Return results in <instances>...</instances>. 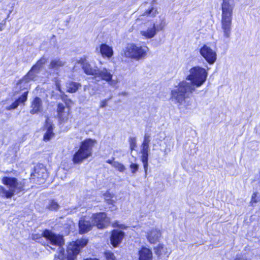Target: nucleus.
I'll return each instance as SVG.
<instances>
[{"label": "nucleus", "mask_w": 260, "mask_h": 260, "mask_svg": "<svg viewBox=\"0 0 260 260\" xmlns=\"http://www.w3.org/2000/svg\"><path fill=\"white\" fill-rule=\"evenodd\" d=\"M104 197L105 202L107 204L109 205H112L114 206V204L115 203V201L113 199L114 197V194L111 193L110 191V190H107L103 194Z\"/></svg>", "instance_id": "nucleus-26"}, {"label": "nucleus", "mask_w": 260, "mask_h": 260, "mask_svg": "<svg viewBox=\"0 0 260 260\" xmlns=\"http://www.w3.org/2000/svg\"><path fill=\"white\" fill-rule=\"evenodd\" d=\"M59 205L57 202L54 200H51L47 205L46 208L50 211H56L59 208Z\"/></svg>", "instance_id": "nucleus-33"}, {"label": "nucleus", "mask_w": 260, "mask_h": 260, "mask_svg": "<svg viewBox=\"0 0 260 260\" xmlns=\"http://www.w3.org/2000/svg\"><path fill=\"white\" fill-rule=\"evenodd\" d=\"M107 101L108 100L106 99L102 101L100 105V108H102L106 107L107 105Z\"/></svg>", "instance_id": "nucleus-41"}, {"label": "nucleus", "mask_w": 260, "mask_h": 260, "mask_svg": "<svg viewBox=\"0 0 260 260\" xmlns=\"http://www.w3.org/2000/svg\"><path fill=\"white\" fill-rule=\"evenodd\" d=\"M83 260H100V259L97 258L88 257V258H84Z\"/></svg>", "instance_id": "nucleus-44"}, {"label": "nucleus", "mask_w": 260, "mask_h": 260, "mask_svg": "<svg viewBox=\"0 0 260 260\" xmlns=\"http://www.w3.org/2000/svg\"><path fill=\"white\" fill-rule=\"evenodd\" d=\"M148 50L147 46H138L136 44L130 43L127 44L123 54L126 58L139 60L146 56Z\"/></svg>", "instance_id": "nucleus-4"}, {"label": "nucleus", "mask_w": 260, "mask_h": 260, "mask_svg": "<svg viewBox=\"0 0 260 260\" xmlns=\"http://www.w3.org/2000/svg\"><path fill=\"white\" fill-rule=\"evenodd\" d=\"M48 177L46 167L42 164L35 166L30 173L29 179L34 183L41 185L44 183Z\"/></svg>", "instance_id": "nucleus-5"}, {"label": "nucleus", "mask_w": 260, "mask_h": 260, "mask_svg": "<svg viewBox=\"0 0 260 260\" xmlns=\"http://www.w3.org/2000/svg\"><path fill=\"white\" fill-rule=\"evenodd\" d=\"M26 180L23 179L18 182V179L14 177L4 176L2 178V183L7 186V190L3 186L0 185V197L3 199L11 198L15 194L21 192H25Z\"/></svg>", "instance_id": "nucleus-2"}, {"label": "nucleus", "mask_w": 260, "mask_h": 260, "mask_svg": "<svg viewBox=\"0 0 260 260\" xmlns=\"http://www.w3.org/2000/svg\"><path fill=\"white\" fill-rule=\"evenodd\" d=\"M64 66V62L59 59H54L51 61L49 68L51 69H57Z\"/></svg>", "instance_id": "nucleus-30"}, {"label": "nucleus", "mask_w": 260, "mask_h": 260, "mask_svg": "<svg viewBox=\"0 0 260 260\" xmlns=\"http://www.w3.org/2000/svg\"><path fill=\"white\" fill-rule=\"evenodd\" d=\"M129 167L131 169V173L133 174H135L139 169V165L135 163L131 164Z\"/></svg>", "instance_id": "nucleus-39"}, {"label": "nucleus", "mask_w": 260, "mask_h": 260, "mask_svg": "<svg viewBox=\"0 0 260 260\" xmlns=\"http://www.w3.org/2000/svg\"><path fill=\"white\" fill-rule=\"evenodd\" d=\"M161 236L162 232L160 230L152 228L147 232L146 237L150 244H154L159 242Z\"/></svg>", "instance_id": "nucleus-13"}, {"label": "nucleus", "mask_w": 260, "mask_h": 260, "mask_svg": "<svg viewBox=\"0 0 260 260\" xmlns=\"http://www.w3.org/2000/svg\"><path fill=\"white\" fill-rule=\"evenodd\" d=\"M95 73V78H99L101 80L108 82L112 80L113 74L106 68H103L102 70L97 69Z\"/></svg>", "instance_id": "nucleus-17"}, {"label": "nucleus", "mask_w": 260, "mask_h": 260, "mask_svg": "<svg viewBox=\"0 0 260 260\" xmlns=\"http://www.w3.org/2000/svg\"><path fill=\"white\" fill-rule=\"evenodd\" d=\"M82 68L85 74L87 75H92L94 77L97 69H93L88 62H85L82 64Z\"/></svg>", "instance_id": "nucleus-25"}, {"label": "nucleus", "mask_w": 260, "mask_h": 260, "mask_svg": "<svg viewBox=\"0 0 260 260\" xmlns=\"http://www.w3.org/2000/svg\"><path fill=\"white\" fill-rule=\"evenodd\" d=\"M36 71V70H31V68L28 71V72L24 75L22 78L19 80V82L20 83L23 80H25V82L28 83L30 81L34 80L36 75L34 73V71Z\"/></svg>", "instance_id": "nucleus-27"}, {"label": "nucleus", "mask_w": 260, "mask_h": 260, "mask_svg": "<svg viewBox=\"0 0 260 260\" xmlns=\"http://www.w3.org/2000/svg\"><path fill=\"white\" fill-rule=\"evenodd\" d=\"M129 145H130V149L131 151H133L135 149L136 147V142L135 138H129Z\"/></svg>", "instance_id": "nucleus-40"}, {"label": "nucleus", "mask_w": 260, "mask_h": 260, "mask_svg": "<svg viewBox=\"0 0 260 260\" xmlns=\"http://www.w3.org/2000/svg\"><path fill=\"white\" fill-rule=\"evenodd\" d=\"M149 136L145 135L144 140L142 144V149L141 152L142 155L141 157V160L143 163L144 170L145 175H147L148 168V149L149 145Z\"/></svg>", "instance_id": "nucleus-8"}, {"label": "nucleus", "mask_w": 260, "mask_h": 260, "mask_svg": "<svg viewBox=\"0 0 260 260\" xmlns=\"http://www.w3.org/2000/svg\"><path fill=\"white\" fill-rule=\"evenodd\" d=\"M139 260H152V252L150 249L142 246L139 251Z\"/></svg>", "instance_id": "nucleus-20"}, {"label": "nucleus", "mask_w": 260, "mask_h": 260, "mask_svg": "<svg viewBox=\"0 0 260 260\" xmlns=\"http://www.w3.org/2000/svg\"><path fill=\"white\" fill-rule=\"evenodd\" d=\"M44 127L46 131L43 135V140L45 142L49 141L55 136V133L53 132L54 125L52 122L47 119L45 121Z\"/></svg>", "instance_id": "nucleus-15"}, {"label": "nucleus", "mask_w": 260, "mask_h": 260, "mask_svg": "<svg viewBox=\"0 0 260 260\" xmlns=\"http://www.w3.org/2000/svg\"><path fill=\"white\" fill-rule=\"evenodd\" d=\"M111 225L113 228H117L118 229V230L122 231L123 230H126L127 228V226L125 224L119 223V222L117 220L113 221Z\"/></svg>", "instance_id": "nucleus-35"}, {"label": "nucleus", "mask_w": 260, "mask_h": 260, "mask_svg": "<svg viewBox=\"0 0 260 260\" xmlns=\"http://www.w3.org/2000/svg\"><path fill=\"white\" fill-rule=\"evenodd\" d=\"M113 167H114L116 169H117L120 172H123L125 170V166L123 164H122L118 161H116V162H114Z\"/></svg>", "instance_id": "nucleus-37"}, {"label": "nucleus", "mask_w": 260, "mask_h": 260, "mask_svg": "<svg viewBox=\"0 0 260 260\" xmlns=\"http://www.w3.org/2000/svg\"><path fill=\"white\" fill-rule=\"evenodd\" d=\"M207 76L208 72L204 68L199 66L191 68L186 78L190 81L191 85L185 81H180L171 90V99L174 100L178 106L184 105L187 108L191 105L190 94L195 90L191 85L197 87L201 86L205 82Z\"/></svg>", "instance_id": "nucleus-1"}, {"label": "nucleus", "mask_w": 260, "mask_h": 260, "mask_svg": "<svg viewBox=\"0 0 260 260\" xmlns=\"http://www.w3.org/2000/svg\"><path fill=\"white\" fill-rule=\"evenodd\" d=\"M91 220L94 226L98 229L103 230L109 226L110 224V218L105 212H98L92 213Z\"/></svg>", "instance_id": "nucleus-6"}, {"label": "nucleus", "mask_w": 260, "mask_h": 260, "mask_svg": "<svg viewBox=\"0 0 260 260\" xmlns=\"http://www.w3.org/2000/svg\"><path fill=\"white\" fill-rule=\"evenodd\" d=\"M154 251L155 253L157 256H160L162 255L168 256L169 252L168 249L162 244H158L156 247L154 248Z\"/></svg>", "instance_id": "nucleus-23"}, {"label": "nucleus", "mask_w": 260, "mask_h": 260, "mask_svg": "<svg viewBox=\"0 0 260 260\" xmlns=\"http://www.w3.org/2000/svg\"><path fill=\"white\" fill-rule=\"evenodd\" d=\"M71 108H67L66 105L61 103L57 104L56 117L60 123L67 122L71 117Z\"/></svg>", "instance_id": "nucleus-9"}, {"label": "nucleus", "mask_w": 260, "mask_h": 260, "mask_svg": "<svg viewBox=\"0 0 260 260\" xmlns=\"http://www.w3.org/2000/svg\"><path fill=\"white\" fill-rule=\"evenodd\" d=\"M67 255L73 256L74 257H77V255L79 253L80 249L78 247V245L74 241L71 242L68 245L67 249Z\"/></svg>", "instance_id": "nucleus-22"}, {"label": "nucleus", "mask_w": 260, "mask_h": 260, "mask_svg": "<svg viewBox=\"0 0 260 260\" xmlns=\"http://www.w3.org/2000/svg\"><path fill=\"white\" fill-rule=\"evenodd\" d=\"M100 53L103 58H111L114 54L112 47L105 43L101 44L99 46Z\"/></svg>", "instance_id": "nucleus-19"}, {"label": "nucleus", "mask_w": 260, "mask_h": 260, "mask_svg": "<svg viewBox=\"0 0 260 260\" xmlns=\"http://www.w3.org/2000/svg\"><path fill=\"white\" fill-rule=\"evenodd\" d=\"M97 141L91 138H86L82 141L78 149L72 156V160L74 164H80L92 155L93 149Z\"/></svg>", "instance_id": "nucleus-3"}, {"label": "nucleus", "mask_w": 260, "mask_h": 260, "mask_svg": "<svg viewBox=\"0 0 260 260\" xmlns=\"http://www.w3.org/2000/svg\"><path fill=\"white\" fill-rule=\"evenodd\" d=\"M19 82V80L17 82L16 85L18 88L19 91H28L30 89V85L28 84L27 82H25V80H23L20 83Z\"/></svg>", "instance_id": "nucleus-29"}, {"label": "nucleus", "mask_w": 260, "mask_h": 260, "mask_svg": "<svg viewBox=\"0 0 260 260\" xmlns=\"http://www.w3.org/2000/svg\"><path fill=\"white\" fill-rule=\"evenodd\" d=\"M57 90H58L59 92H61V89L59 84L57 85Z\"/></svg>", "instance_id": "nucleus-45"}, {"label": "nucleus", "mask_w": 260, "mask_h": 260, "mask_svg": "<svg viewBox=\"0 0 260 260\" xmlns=\"http://www.w3.org/2000/svg\"><path fill=\"white\" fill-rule=\"evenodd\" d=\"M76 258L73 257V256H70L69 255H67V257L66 260H75Z\"/></svg>", "instance_id": "nucleus-43"}, {"label": "nucleus", "mask_w": 260, "mask_h": 260, "mask_svg": "<svg viewBox=\"0 0 260 260\" xmlns=\"http://www.w3.org/2000/svg\"><path fill=\"white\" fill-rule=\"evenodd\" d=\"M60 99L62 102L64 103V105H66L67 108H71V105L73 104V101L68 98V95L63 93L61 94Z\"/></svg>", "instance_id": "nucleus-32"}, {"label": "nucleus", "mask_w": 260, "mask_h": 260, "mask_svg": "<svg viewBox=\"0 0 260 260\" xmlns=\"http://www.w3.org/2000/svg\"><path fill=\"white\" fill-rule=\"evenodd\" d=\"M166 25L165 19H162L160 20L159 23L156 27L155 24L153 23L151 27L148 28L146 30L141 31V35L146 39H151L155 36L156 31L163 30Z\"/></svg>", "instance_id": "nucleus-10"}, {"label": "nucleus", "mask_w": 260, "mask_h": 260, "mask_svg": "<svg viewBox=\"0 0 260 260\" xmlns=\"http://www.w3.org/2000/svg\"><path fill=\"white\" fill-rule=\"evenodd\" d=\"M260 201V195L257 192H254L251 197V200L250 203L252 206H253L254 203H257Z\"/></svg>", "instance_id": "nucleus-38"}, {"label": "nucleus", "mask_w": 260, "mask_h": 260, "mask_svg": "<svg viewBox=\"0 0 260 260\" xmlns=\"http://www.w3.org/2000/svg\"><path fill=\"white\" fill-rule=\"evenodd\" d=\"M28 91H24L22 94L18 96L9 106L7 107V110H14L16 109L18 106L22 104L24 105L27 100Z\"/></svg>", "instance_id": "nucleus-16"}, {"label": "nucleus", "mask_w": 260, "mask_h": 260, "mask_svg": "<svg viewBox=\"0 0 260 260\" xmlns=\"http://www.w3.org/2000/svg\"><path fill=\"white\" fill-rule=\"evenodd\" d=\"M114 159V158H112V159H108L106 161V162L109 164H110L111 165H112V166L113 167V164L114 162L113 161V160Z\"/></svg>", "instance_id": "nucleus-42"}, {"label": "nucleus", "mask_w": 260, "mask_h": 260, "mask_svg": "<svg viewBox=\"0 0 260 260\" xmlns=\"http://www.w3.org/2000/svg\"><path fill=\"white\" fill-rule=\"evenodd\" d=\"M94 226L91 220H86L85 217H82L78 222L79 232L84 234L91 231Z\"/></svg>", "instance_id": "nucleus-14"}, {"label": "nucleus", "mask_w": 260, "mask_h": 260, "mask_svg": "<svg viewBox=\"0 0 260 260\" xmlns=\"http://www.w3.org/2000/svg\"><path fill=\"white\" fill-rule=\"evenodd\" d=\"M61 252L62 253V254H63L64 253V249H62Z\"/></svg>", "instance_id": "nucleus-46"}, {"label": "nucleus", "mask_w": 260, "mask_h": 260, "mask_svg": "<svg viewBox=\"0 0 260 260\" xmlns=\"http://www.w3.org/2000/svg\"><path fill=\"white\" fill-rule=\"evenodd\" d=\"M29 113L31 115L38 114L42 109V100L38 96L35 97L30 102Z\"/></svg>", "instance_id": "nucleus-18"}, {"label": "nucleus", "mask_w": 260, "mask_h": 260, "mask_svg": "<svg viewBox=\"0 0 260 260\" xmlns=\"http://www.w3.org/2000/svg\"><path fill=\"white\" fill-rule=\"evenodd\" d=\"M42 236L52 245L61 247L64 244L63 235L55 234L50 230L45 229L43 230Z\"/></svg>", "instance_id": "nucleus-7"}, {"label": "nucleus", "mask_w": 260, "mask_h": 260, "mask_svg": "<svg viewBox=\"0 0 260 260\" xmlns=\"http://www.w3.org/2000/svg\"><path fill=\"white\" fill-rule=\"evenodd\" d=\"M81 85L79 83L70 81L67 87V92L69 93H75L81 87Z\"/></svg>", "instance_id": "nucleus-24"}, {"label": "nucleus", "mask_w": 260, "mask_h": 260, "mask_svg": "<svg viewBox=\"0 0 260 260\" xmlns=\"http://www.w3.org/2000/svg\"><path fill=\"white\" fill-rule=\"evenodd\" d=\"M157 13L158 12L157 9L156 8H154L153 7H151L149 9L145 10L143 15L146 16H150L152 17H154L156 16Z\"/></svg>", "instance_id": "nucleus-31"}, {"label": "nucleus", "mask_w": 260, "mask_h": 260, "mask_svg": "<svg viewBox=\"0 0 260 260\" xmlns=\"http://www.w3.org/2000/svg\"><path fill=\"white\" fill-rule=\"evenodd\" d=\"M78 245V247L80 249L84 247L88 243V240L86 238H81L74 241Z\"/></svg>", "instance_id": "nucleus-34"}, {"label": "nucleus", "mask_w": 260, "mask_h": 260, "mask_svg": "<svg viewBox=\"0 0 260 260\" xmlns=\"http://www.w3.org/2000/svg\"><path fill=\"white\" fill-rule=\"evenodd\" d=\"M46 59L44 57H41L37 61L36 63L31 67V70H36L37 72H38L40 69L45 63Z\"/></svg>", "instance_id": "nucleus-28"}, {"label": "nucleus", "mask_w": 260, "mask_h": 260, "mask_svg": "<svg viewBox=\"0 0 260 260\" xmlns=\"http://www.w3.org/2000/svg\"><path fill=\"white\" fill-rule=\"evenodd\" d=\"M125 236V233L120 230L113 229L111 231L109 236L110 244L114 248H116L122 242Z\"/></svg>", "instance_id": "nucleus-12"}, {"label": "nucleus", "mask_w": 260, "mask_h": 260, "mask_svg": "<svg viewBox=\"0 0 260 260\" xmlns=\"http://www.w3.org/2000/svg\"><path fill=\"white\" fill-rule=\"evenodd\" d=\"M105 260H117L114 254L111 251H106L104 253Z\"/></svg>", "instance_id": "nucleus-36"}, {"label": "nucleus", "mask_w": 260, "mask_h": 260, "mask_svg": "<svg viewBox=\"0 0 260 260\" xmlns=\"http://www.w3.org/2000/svg\"><path fill=\"white\" fill-rule=\"evenodd\" d=\"M222 27L224 30L225 33H226L228 29V7L225 0H223L222 3Z\"/></svg>", "instance_id": "nucleus-21"}, {"label": "nucleus", "mask_w": 260, "mask_h": 260, "mask_svg": "<svg viewBox=\"0 0 260 260\" xmlns=\"http://www.w3.org/2000/svg\"><path fill=\"white\" fill-rule=\"evenodd\" d=\"M200 53L210 64H213L216 60V53L210 47L204 44L200 49Z\"/></svg>", "instance_id": "nucleus-11"}]
</instances>
